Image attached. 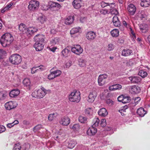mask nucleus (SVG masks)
<instances>
[{"mask_svg": "<svg viewBox=\"0 0 150 150\" xmlns=\"http://www.w3.org/2000/svg\"><path fill=\"white\" fill-rule=\"evenodd\" d=\"M70 127L72 128L75 132H79L80 129V126L78 124H75L73 125L72 126H71Z\"/></svg>", "mask_w": 150, "mask_h": 150, "instance_id": "nucleus-32", "label": "nucleus"}, {"mask_svg": "<svg viewBox=\"0 0 150 150\" xmlns=\"http://www.w3.org/2000/svg\"><path fill=\"white\" fill-rule=\"evenodd\" d=\"M106 103L109 105H112L113 104V101L110 99H107L106 101Z\"/></svg>", "mask_w": 150, "mask_h": 150, "instance_id": "nucleus-62", "label": "nucleus"}, {"mask_svg": "<svg viewBox=\"0 0 150 150\" xmlns=\"http://www.w3.org/2000/svg\"><path fill=\"white\" fill-rule=\"evenodd\" d=\"M100 125V126L102 127H104L106 125L105 120V119H102L101 120Z\"/></svg>", "mask_w": 150, "mask_h": 150, "instance_id": "nucleus-61", "label": "nucleus"}, {"mask_svg": "<svg viewBox=\"0 0 150 150\" xmlns=\"http://www.w3.org/2000/svg\"><path fill=\"white\" fill-rule=\"evenodd\" d=\"M82 1L81 0H74L72 2V5L76 9L80 8L81 6Z\"/></svg>", "mask_w": 150, "mask_h": 150, "instance_id": "nucleus-18", "label": "nucleus"}, {"mask_svg": "<svg viewBox=\"0 0 150 150\" xmlns=\"http://www.w3.org/2000/svg\"><path fill=\"white\" fill-rule=\"evenodd\" d=\"M20 93V91L17 88H16L11 90L9 94L10 97L14 98L19 95Z\"/></svg>", "mask_w": 150, "mask_h": 150, "instance_id": "nucleus-17", "label": "nucleus"}, {"mask_svg": "<svg viewBox=\"0 0 150 150\" xmlns=\"http://www.w3.org/2000/svg\"><path fill=\"white\" fill-rule=\"evenodd\" d=\"M112 22L114 25L115 27H119L120 25V22L118 19V17L116 16H113Z\"/></svg>", "mask_w": 150, "mask_h": 150, "instance_id": "nucleus-25", "label": "nucleus"}, {"mask_svg": "<svg viewBox=\"0 0 150 150\" xmlns=\"http://www.w3.org/2000/svg\"><path fill=\"white\" fill-rule=\"evenodd\" d=\"M37 68V72H40L45 69V67L42 65H41L39 66H36Z\"/></svg>", "mask_w": 150, "mask_h": 150, "instance_id": "nucleus-55", "label": "nucleus"}, {"mask_svg": "<svg viewBox=\"0 0 150 150\" xmlns=\"http://www.w3.org/2000/svg\"><path fill=\"white\" fill-rule=\"evenodd\" d=\"M37 68L36 66H34L31 69V73L32 74H34L35 73H37Z\"/></svg>", "mask_w": 150, "mask_h": 150, "instance_id": "nucleus-64", "label": "nucleus"}, {"mask_svg": "<svg viewBox=\"0 0 150 150\" xmlns=\"http://www.w3.org/2000/svg\"><path fill=\"white\" fill-rule=\"evenodd\" d=\"M13 36L9 33H6L1 37L0 41L3 47H6L9 45L13 42Z\"/></svg>", "mask_w": 150, "mask_h": 150, "instance_id": "nucleus-1", "label": "nucleus"}, {"mask_svg": "<svg viewBox=\"0 0 150 150\" xmlns=\"http://www.w3.org/2000/svg\"><path fill=\"white\" fill-rule=\"evenodd\" d=\"M129 29L131 33V36L132 37V39L133 40H134L136 38V36L135 33L131 28H129Z\"/></svg>", "mask_w": 150, "mask_h": 150, "instance_id": "nucleus-52", "label": "nucleus"}, {"mask_svg": "<svg viewBox=\"0 0 150 150\" xmlns=\"http://www.w3.org/2000/svg\"><path fill=\"white\" fill-rule=\"evenodd\" d=\"M42 126L41 125H38L33 128V131L34 132H36L38 130L40 129V128H42Z\"/></svg>", "mask_w": 150, "mask_h": 150, "instance_id": "nucleus-60", "label": "nucleus"}, {"mask_svg": "<svg viewBox=\"0 0 150 150\" xmlns=\"http://www.w3.org/2000/svg\"><path fill=\"white\" fill-rule=\"evenodd\" d=\"M13 4V3L12 2H11L7 4L5 7H4L3 9L1 10V12L4 13L5 11L9 10Z\"/></svg>", "mask_w": 150, "mask_h": 150, "instance_id": "nucleus-31", "label": "nucleus"}, {"mask_svg": "<svg viewBox=\"0 0 150 150\" xmlns=\"http://www.w3.org/2000/svg\"><path fill=\"white\" fill-rule=\"evenodd\" d=\"M100 4L102 8H104L107 6H109L110 8H113L115 6V4L114 3H109L103 1L100 3Z\"/></svg>", "mask_w": 150, "mask_h": 150, "instance_id": "nucleus-21", "label": "nucleus"}, {"mask_svg": "<svg viewBox=\"0 0 150 150\" xmlns=\"http://www.w3.org/2000/svg\"><path fill=\"white\" fill-rule=\"evenodd\" d=\"M96 37V33L93 31H90L86 34V37L89 40H93Z\"/></svg>", "mask_w": 150, "mask_h": 150, "instance_id": "nucleus-20", "label": "nucleus"}, {"mask_svg": "<svg viewBox=\"0 0 150 150\" xmlns=\"http://www.w3.org/2000/svg\"><path fill=\"white\" fill-rule=\"evenodd\" d=\"M23 82L24 85L26 86L29 87L30 85V81L29 79H25L23 81Z\"/></svg>", "mask_w": 150, "mask_h": 150, "instance_id": "nucleus-41", "label": "nucleus"}, {"mask_svg": "<svg viewBox=\"0 0 150 150\" xmlns=\"http://www.w3.org/2000/svg\"><path fill=\"white\" fill-rule=\"evenodd\" d=\"M21 146L19 143L15 144L13 147V150H20Z\"/></svg>", "mask_w": 150, "mask_h": 150, "instance_id": "nucleus-57", "label": "nucleus"}, {"mask_svg": "<svg viewBox=\"0 0 150 150\" xmlns=\"http://www.w3.org/2000/svg\"><path fill=\"white\" fill-rule=\"evenodd\" d=\"M27 30L29 34L32 35L34 34L35 33L37 32L38 29L35 28L31 27L28 28L27 29Z\"/></svg>", "mask_w": 150, "mask_h": 150, "instance_id": "nucleus-28", "label": "nucleus"}, {"mask_svg": "<svg viewBox=\"0 0 150 150\" xmlns=\"http://www.w3.org/2000/svg\"><path fill=\"white\" fill-rule=\"evenodd\" d=\"M57 115V113L50 114L48 117V120L50 121L53 120Z\"/></svg>", "mask_w": 150, "mask_h": 150, "instance_id": "nucleus-48", "label": "nucleus"}, {"mask_svg": "<svg viewBox=\"0 0 150 150\" xmlns=\"http://www.w3.org/2000/svg\"><path fill=\"white\" fill-rule=\"evenodd\" d=\"M110 34L112 37H117L119 35V31L117 29H114L111 31Z\"/></svg>", "mask_w": 150, "mask_h": 150, "instance_id": "nucleus-30", "label": "nucleus"}, {"mask_svg": "<svg viewBox=\"0 0 150 150\" xmlns=\"http://www.w3.org/2000/svg\"><path fill=\"white\" fill-rule=\"evenodd\" d=\"M86 61L84 59H80L79 60V64L81 67H84L86 66Z\"/></svg>", "mask_w": 150, "mask_h": 150, "instance_id": "nucleus-46", "label": "nucleus"}, {"mask_svg": "<svg viewBox=\"0 0 150 150\" xmlns=\"http://www.w3.org/2000/svg\"><path fill=\"white\" fill-rule=\"evenodd\" d=\"M38 22L42 23H44L46 21V18L44 16H42L39 17L37 18Z\"/></svg>", "mask_w": 150, "mask_h": 150, "instance_id": "nucleus-49", "label": "nucleus"}, {"mask_svg": "<svg viewBox=\"0 0 150 150\" xmlns=\"http://www.w3.org/2000/svg\"><path fill=\"white\" fill-rule=\"evenodd\" d=\"M129 79L132 83H138L141 80L139 77L134 76L129 77Z\"/></svg>", "mask_w": 150, "mask_h": 150, "instance_id": "nucleus-15", "label": "nucleus"}, {"mask_svg": "<svg viewBox=\"0 0 150 150\" xmlns=\"http://www.w3.org/2000/svg\"><path fill=\"white\" fill-rule=\"evenodd\" d=\"M139 75L141 76L142 78H144L147 75V72L144 70H140L139 72Z\"/></svg>", "mask_w": 150, "mask_h": 150, "instance_id": "nucleus-38", "label": "nucleus"}, {"mask_svg": "<svg viewBox=\"0 0 150 150\" xmlns=\"http://www.w3.org/2000/svg\"><path fill=\"white\" fill-rule=\"evenodd\" d=\"M7 96V92L4 91L0 92V100L5 99Z\"/></svg>", "mask_w": 150, "mask_h": 150, "instance_id": "nucleus-36", "label": "nucleus"}, {"mask_svg": "<svg viewBox=\"0 0 150 150\" xmlns=\"http://www.w3.org/2000/svg\"><path fill=\"white\" fill-rule=\"evenodd\" d=\"M108 77L106 74H104L100 75L98 78V82L100 86H102L105 84L106 82V79Z\"/></svg>", "mask_w": 150, "mask_h": 150, "instance_id": "nucleus-6", "label": "nucleus"}, {"mask_svg": "<svg viewBox=\"0 0 150 150\" xmlns=\"http://www.w3.org/2000/svg\"><path fill=\"white\" fill-rule=\"evenodd\" d=\"M39 5V2L35 0H32L29 2L28 8L30 11H35L38 9Z\"/></svg>", "mask_w": 150, "mask_h": 150, "instance_id": "nucleus-5", "label": "nucleus"}, {"mask_svg": "<svg viewBox=\"0 0 150 150\" xmlns=\"http://www.w3.org/2000/svg\"><path fill=\"white\" fill-rule=\"evenodd\" d=\"M136 8L134 5L132 4H129L127 7V10L129 15H134L136 11Z\"/></svg>", "mask_w": 150, "mask_h": 150, "instance_id": "nucleus-12", "label": "nucleus"}, {"mask_svg": "<svg viewBox=\"0 0 150 150\" xmlns=\"http://www.w3.org/2000/svg\"><path fill=\"white\" fill-rule=\"evenodd\" d=\"M98 115L102 117H105L108 114V112L106 109L104 108L100 109L98 111Z\"/></svg>", "mask_w": 150, "mask_h": 150, "instance_id": "nucleus-26", "label": "nucleus"}, {"mask_svg": "<svg viewBox=\"0 0 150 150\" xmlns=\"http://www.w3.org/2000/svg\"><path fill=\"white\" fill-rule=\"evenodd\" d=\"M80 29V28L79 27L72 28L70 31V34L71 35H73L78 32Z\"/></svg>", "mask_w": 150, "mask_h": 150, "instance_id": "nucleus-39", "label": "nucleus"}, {"mask_svg": "<svg viewBox=\"0 0 150 150\" xmlns=\"http://www.w3.org/2000/svg\"><path fill=\"white\" fill-rule=\"evenodd\" d=\"M17 105L16 101H10L5 103V107L6 109L10 110L16 107Z\"/></svg>", "mask_w": 150, "mask_h": 150, "instance_id": "nucleus-8", "label": "nucleus"}, {"mask_svg": "<svg viewBox=\"0 0 150 150\" xmlns=\"http://www.w3.org/2000/svg\"><path fill=\"white\" fill-rule=\"evenodd\" d=\"M140 5L144 7H147L150 5V0H141Z\"/></svg>", "mask_w": 150, "mask_h": 150, "instance_id": "nucleus-27", "label": "nucleus"}, {"mask_svg": "<svg viewBox=\"0 0 150 150\" xmlns=\"http://www.w3.org/2000/svg\"><path fill=\"white\" fill-rule=\"evenodd\" d=\"M19 29L21 32H23L26 30V26L25 24L23 23H21L19 26Z\"/></svg>", "mask_w": 150, "mask_h": 150, "instance_id": "nucleus-43", "label": "nucleus"}, {"mask_svg": "<svg viewBox=\"0 0 150 150\" xmlns=\"http://www.w3.org/2000/svg\"><path fill=\"white\" fill-rule=\"evenodd\" d=\"M98 143L100 145V146H104L106 145L107 144H108V141L104 139H100L98 142Z\"/></svg>", "mask_w": 150, "mask_h": 150, "instance_id": "nucleus-34", "label": "nucleus"}, {"mask_svg": "<svg viewBox=\"0 0 150 150\" xmlns=\"http://www.w3.org/2000/svg\"><path fill=\"white\" fill-rule=\"evenodd\" d=\"M79 120L81 123H85L87 122V118L84 116H80L79 118Z\"/></svg>", "mask_w": 150, "mask_h": 150, "instance_id": "nucleus-44", "label": "nucleus"}, {"mask_svg": "<svg viewBox=\"0 0 150 150\" xmlns=\"http://www.w3.org/2000/svg\"><path fill=\"white\" fill-rule=\"evenodd\" d=\"M131 100L129 96H125L123 97L122 103H126L129 102Z\"/></svg>", "mask_w": 150, "mask_h": 150, "instance_id": "nucleus-50", "label": "nucleus"}, {"mask_svg": "<svg viewBox=\"0 0 150 150\" xmlns=\"http://www.w3.org/2000/svg\"><path fill=\"white\" fill-rule=\"evenodd\" d=\"M76 144L77 142L75 140H71L69 142L68 147L69 148L72 149L74 147Z\"/></svg>", "mask_w": 150, "mask_h": 150, "instance_id": "nucleus-33", "label": "nucleus"}, {"mask_svg": "<svg viewBox=\"0 0 150 150\" xmlns=\"http://www.w3.org/2000/svg\"><path fill=\"white\" fill-rule=\"evenodd\" d=\"M34 47L35 48L36 51H41L43 48V43H37L35 42L34 45Z\"/></svg>", "mask_w": 150, "mask_h": 150, "instance_id": "nucleus-24", "label": "nucleus"}, {"mask_svg": "<svg viewBox=\"0 0 150 150\" xmlns=\"http://www.w3.org/2000/svg\"><path fill=\"white\" fill-rule=\"evenodd\" d=\"M47 90L43 87H42L38 90H35L32 93L33 97L38 98H42L46 94Z\"/></svg>", "mask_w": 150, "mask_h": 150, "instance_id": "nucleus-2", "label": "nucleus"}, {"mask_svg": "<svg viewBox=\"0 0 150 150\" xmlns=\"http://www.w3.org/2000/svg\"><path fill=\"white\" fill-rule=\"evenodd\" d=\"M74 16H69L65 20V23L66 24L69 25L72 23L74 21Z\"/></svg>", "mask_w": 150, "mask_h": 150, "instance_id": "nucleus-29", "label": "nucleus"}, {"mask_svg": "<svg viewBox=\"0 0 150 150\" xmlns=\"http://www.w3.org/2000/svg\"><path fill=\"white\" fill-rule=\"evenodd\" d=\"M97 93L95 91H93L90 93L89 96L88 101L90 103H92L94 100L95 98L97 96Z\"/></svg>", "mask_w": 150, "mask_h": 150, "instance_id": "nucleus-14", "label": "nucleus"}, {"mask_svg": "<svg viewBox=\"0 0 150 150\" xmlns=\"http://www.w3.org/2000/svg\"><path fill=\"white\" fill-rule=\"evenodd\" d=\"M110 8V12L112 14H114L116 15L118 13L117 10L116 8H115L114 7L113 8Z\"/></svg>", "mask_w": 150, "mask_h": 150, "instance_id": "nucleus-53", "label": "nucleus"}, {"mask_svg": "<svg viewBox=\"0 0 150 150\" xmlns=\"http://www.w3.org/2000/svg\"><path fill=\"white\" fill-rule=\"evenodd\" d=\"M97 132V129L93 126L89 128L87 131L88 134L90 136H93L95 135Z\"/></svg>", "mask_w": 150, "mask_h": 150, "instance_id": "nucleus-16", "label": "nucleus"}, {"mask_svg": "<svg viewBox=\"0 0 150 150\" xmlns=\"http://www.w3.org/2000/svg\"><path fill=\"white\" fill-rule=\"evenodd\" d=\"M100 12L101 14L104 15L108 13V10L105 9H102L100 10Z\"/></svg>", "mask_w": 150, "mask_h": 150, "instance_id": "nucleus-56", "label": "nucleus"}, {"mask_svg": "<svg viewBox=\"0 0 150 150\" xmlns=\"http://www.w3.org/2000/svg\"><path fill=\"white\" fill-rule=\"evenodd\" d=\"M140 31L142 33H145L147 32L149 30V26L146 24L142 23L139 26Z\"/></svg>", "mask_w": 150, "mask_h": 150, "instance_id": "nucleus-11", "label": "nucleus"}, {"mask_svg": "<svg viewBox=\"0 0 150 150\" xmlns=\"http://www.w3.org/2000/svg\"><path fill=\"white\" fill-rule=\"evenodd\" d=\"M59 41V38L58 37H56L52 39L50 42V44L51 45H54L57 44Z\"/></svg>", "mask_w": 150, "mask_h": 150, "instance_id": "nucleus-37", "label": "nucleus"}, {"mask_svg": "<svg viewBox=\"0 0 150 150\" xmlns=\"http://www.w3.org/2000/svg\"><path fill=\"white\" fill-rule=\"evenodd\" d=\"M129 91L131 93L137 94L139 93L140 89L138 86L134 85L130 86L129 87Z\"/></svg>", "mask_w": 150, "mask_h": 150, "instance_id": "nucleus-10", "label": "nucleus"}, {"mask_svg": "<svg viewBox=\"0 0 150 150\" xmlns=\"http://www.w3.org/2000/svg\"><path fill=\"white\" fill-rule=\"evenodd\" d=\"M85 114L87 116H91L93 114V110L91 108H88L85 110Z\"/></svg>", "mask_w": 150, "mask_h": 150, "instance_id": "nucleus-40", "label": "nucleus"}, {"mask_svg": "<svg viewBox=\"0 0 150 150\" xmlns=\"http://www.w3.org/2000/svg\"><path fill=\"white\" fill-rule=\"evenodd\" d=\"M139 17L141 18V19H142L143 18H145L146 16L144 13V12H142L140 14H139Z\"/></svg>", "mask_w": 150, "mask_h": 150, "instance_id": "nucleus-63", "label": "nucleus"}, {"mask_svg": "<svg viewBox=\"0 0 150 150\" xmlns=\"http://www.w3.org/2000/svg\"><path fill=\"white\" fill-rule=\"evenodd\" d=\"M122 54L123 56H127L132 55L133 53L131 50L127 49H124L122 50Z\"/></svg>", "mask_w": 150, "mask_h": 150, "instance_id": "nucleus-22", "label": "nucleus"}, {"mask_svg": "<svg viewBox=\"0 0 150 150\" xmlns=\"http://www.w3.org/2000/svg\"><path fill=\"white\" fill-rule=\"evenodd\" d=\"M71 51L74 54L77 55H80L83 52V49L80 45H76L71 48Z\"/></svg>", "mask_w": 150, "mask_h": 150, "instance_id": "nucleus-7", "label": "nucleus"}, {"mask_svg": "<svg viewBox=\"0 0 150 150\" xmlns=\"http://www.w3.org/2000/svg\"><path fill=\"white\" fill-rule=\"evenodd\" d=\"M9 62L12 64L18 65L22 61L21 57L18 54H13L9 58Z\"/></svg>", "mask_w": 150, "mask_h": 150, "instance_id": "nucleus-4", "label": "nucleus"}, {"mask_svg": "<svg viewBox=\"0 0 150 150\" xmlns=\"http://www.w3.org/2000/svg\"><path fill=\"white\" fill-rule=\"evenodd\" d=\"M45 37L44 35L38 34L36 35L34 38L35 41L37 43H44Z\"/></svg>", "mask_w": 150, "mask_h": 150, "instance_id": "nucleus-9", "label": "nucleus"}, {"mask_svg": "<svg viewBox=\"0 0 150 150\" xmlns=\"http://www.w3.org/2000/svg\"><path fill=\"white\" fill-rule=\"evenodd\" d=\"M122 86L119 84L113 85L109 87V89L110 91H115L117 90H120L121 89Z\"/></svg>", "mask_w": 150, "mask_h": 150, "instance_id": "nucleus-23", "label": "nucleus"}, {"mask_svg": "<svg viewBox=\"0 0 150 150\" xmlns=\"http://www.w3.org/2000/svg\"><path fill=\"white\" fill-rule=\"evenodd\" d=\"M55 77L53 71L51 72V73L48 76V78L49 80L52 79Z\"/></svg>", "mask_w": 150, "mask_h": 150, "instance_id": "nucleus-58", "label": "nucleus"}, {"mask_svg": "<svg viewBox=\"0 0 150 150\" xmlns=\"http://www.w3.org/2000/svg\"><path fill=\"white\" fill-rule=\"evenodd\" d=\"M49 5L50 7L52 8L56 7L58 8L60 6L58 3L53 1H50L49 2Z\"/></svg>", "mask_w": 150, "mask_h": 150, "instance_id": "nucleus-35", "label": "nucleus"}, {"mask_svg": "<svg viewBox=\"0 0 150 150\" xmlns=\"http://www.w3.org/2000/svg\"><path fill=\"white\" fill-rule=\"evenodd\" d=\"M137 113L140 117H143L146 114L147 111L144 110L142 107L138 109L137 110Z\"/></svg>", "mask_w": 150, "mask_h": 150, "instance_id": "nucleus-19", "label": "nucleus"}, {"mask_svg": "<svg viewBox=\"0 0 150 150\" xmlns=\"http://www.w3.org/2000/svg\"><path fill=\"white\" fill-rule=\"evenodd\" d=\"M100 120L97 117L94 118L93 120V125L92 126L94 127L97 126L99 123Z\"/></svg>", "mask_w": 150, "mask_h": 150, "instance_id": "nucleus-47", "label": "nucleus"}, {"mask_svg": "<svg viewBox=\"0 0 150 150\" xmlns=\"http://www.w3.org/2000/svg\"><path fill=\"white\" fill-rule=\"evenodd\" d=\"M6 52L4 50L0 49V58L2 59L6 56Z\"/></svg>", "mask_w": 150, "mask_h": 150, "instance_id": "nucleus-54", "label": "nucleus"}, {"mask_svg": "<svg viewBox=\"0 0 150 150\" xmlns=\"http://www.w3.org/2000/svg\"><path fill=\"white\" fill-rule=\"evenodd\" d=\"M115 47V45L112 43L109 44L107 46V50L109 51L113 50Z\"/></svg>", "mask_w": 150, "mask_h": 150, "instance_id": "nucleus-45", "label": "nucleus"}, {"mask_svg": "<svg viewBox=\"0 0 150 150\" xmlns=\"http://www.w3.org/2000/svg\"><path fill=\"white\" fill-rule=\"evenodd\" d=\"M69 118L67 117H62L59 121L60 124L64 126H67L70 123Z\"/></svg>", "mask_w": 150, "mask_h": 150, "instance_id": "nucleus-13", "label": "nucleus"}, {"mask_svg": "<svg viewBox=\"0 0 150 150\" xmlns=\"http://www.w3.org/2000/svg\"><path fill=\"white\" fill-rule=\"evenodd\" d=\"M80 95V93L79 91H74L69 95V99L71 102L78 103L81 99Z\"/></svg>", "mask_w": 150, "mask_h": 150, "instance_id": "nucleus-3", "label": "nucleus"}, {"mask_svg": "<svg viewBox=\"0 0 150 150\" xmlns=\"http://www.w3.org/2000/svg\"><path fill=\"white\" fill-rule=\"evenodd\" d=\"M134 62L135 61L134 59H130L127 60V61L126 63V65L128 67L132 66L134 64Z\"/></svg>", "mask_w": 150, "mask_h": 150, "instance_id": "nucleus-51", "label": "nucleus"}, {"mask_svg": "<svg viewBox=\"0 0 150 150\" xmlns=\"http://www.w3.org/2000/svg\"><path fill=\"white\" fill-rule=\"evenodd\" d=\"M69 51H70L68 49L65 48L62 50V54L64 57H67L69 55Z\"/></svg>", "mask_w": 150, "mask_h": 150, "instance_id": "nucleus-42", "label": "nucleus"}, {"mask_svg": "<svg viewBox=\"0 0 150 150\" xmlns=\"http://www.w3.org/2000/svg\"><path fill=\"white\" fill-rule=\"evenodd\" d=\"M53 72L54 73V76L56 77L59 76L62 73L61 71L59 70L55 71Z\"/></svg>", "mask_w": 150, "mask_h": 150, "instance_id": "nucleus-59", "label": "nucleus"}]
</instances>
